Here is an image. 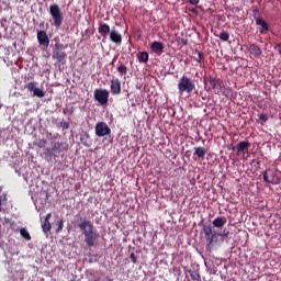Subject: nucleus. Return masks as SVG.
I'll use <instances>...</instances> for the list:
<instances>
[{
    "label": "nucleus",
    "mask_w": 281,
    "mask_h": 281,
    "mask_svg": "<svg viewBox=\"0 0 281 281\" xmlns=\"http://www.w3.org/2000/svg\"><path fill=\"white\" fill-rule=\"evenodd\" d=\"M76 225L78 229H80L81 234H83L86 246L95 247V243H98L100 234H98V229H95L93 223L87 220V217L79 216L76 221Z\"/></svg>",
    "instance_id": "f257e3e1"
},
{
    "label": "nucleus",
    "mask_w": 281,
    "mask_h": 281,
    "mask_svg": "<svg viewBox=\"0 0 281 281\" xmlns=\"http://www.w3.org/2000/svg\"><path fill=\"white\" fill-rule=\"evenodd\" d=\"M65 49H67L65 44L59 42L55 43L52 55L53 60H57V63H60V65H67V53Z\"/></svg>",
    "instance_id": "f03ea898"
},
{
    "label": "nucleus",
    "mask_w": 281,
    "mask_h": 281,
    "mask_svg": "<svg viewBox=\"0 0 281 281\" xmlns=\"http://www.w3.org/2000/svg\"><path fill=\"white\" fill-rule=\"evenodd\" d=\"M194 80L190 77L183 76L178 82L179 93H192L194 91Z\"/></svg>",
    "instance_id": "7ed1b4c3"
},
{
    "label": "nucleus",
    "mask_w": 281,
    "mask_h": 281,
    "mask_svg": "<svg viewBox=\"0 0 281 281\" xmlns=\"http://www.w3.org/2000/svg\"><path fill=\"white\" fill-rule=\"evenodd\" d=\"M49 14L54 21V26L60 27V25H63V21L65 20L60 7L58 4H50Z\"/></svg>",
    "instance_id": "20e7f679"
},
{
    "label": "nucleus",
    "mask_w": 281,
    "mask_h": 281,
    "mask_svg": "<svg viewBox=\"0 0 281 281\" xmlns=\"http://www.w3.org/2000/svg\"><path fill=\"white\" fill-rule=\"evenodd\" d=\"M263 181L266 183H272V186H279L281 183L280 171L267 169L263 172Z\"/></svg>",
    "instance_id": "39448f33"
},
{
    "label": "nucleus",
    "mask_w": 281,
    "mask_h": 281,
    "mask_svg": "<svg viewBox=\"0 0 281 281\" xmlns=\"http://www.w3.org/2000/svg\"><path fill=\"white\" fill-rule=\"evenodd\" d=\"M202 232L206 238V243H207L206 249H209V251H212V247H214V243H217L216 234L212 233V226L210 225H203Z\"/></svg>",
    "instance_id": "423d86ee"
},
{
    "label": "nucleus",
    "mask_w": 281,
    "mask_h": 281,
    "mask_svg": "<svg viewBox=\"0 0 281 281\" xmlns=\"http://www.w3.org/2000/svg\"><path fill=\"white\" fill-rule=\"evenodd\" d=\"M109 90L106 89H95L94 90V100L98 102L101 106H108L109 105Z\"/></svg>",
    "instance_id": "0eeeda50"
},
{
    "label": "nucleus",
    "mask_w": 281,
    "mask_h": 281,
    "mask_svg": "<svg viewBox=\"0 0 281 281\" xmlns=\"http://www.w3.org/2000/svg\"><path fill=\"white\" fill-rule=\"evenodd\" d=\"M69 145L65 142H53L50 149V157H59L60 153H67Z\"/></svg>",
    "instance_id": "6e6552de"
},
{
    "label": "nucleus",
    "mask_w": 281,
    "mask_h": 281,
    "mask_svg": "<svg viewBox=\"0 0 281 281\" xmlns=\"http://www.w3.org/2000/svg\"><path fill=\"white\" fill-rule=\"evenodd\" d=\"M95 135L97 137H106V135H111V127L104 122H98L95 124Z\"/></svg>",
    "instance_id": "1a4fd4ad"
},
{
    "label": "nucleus",
    "mask_w": 281,
    "mask_h": 281,
    "mask_svg": "<svg viewBox=\"0 0 281 281\" xmlns=\"http://www.w3.org/2000/svg\"><path fill=\"white\" fill-rule=\"evenodd\" d=\"M207 82L210 85V89H212L215 93H221V79L210 75L207 78Z\"/></svg>",
    "instance_id": "9d476101"
},
{
    "label": "nucleus",
    "mask_w": 281,
    "mask_h": 281,
    "mask_svg": "<svg viewBox=\"0 0 281 281\" xmlns=\"http://www.w3.org/2000/svg\"><path fill=\"white\" fill-rule=\"evenodd\" d=\"M110 89L112 95H120V93H122V81H120L117 78H113L111 80Z\"/></svg>",
    "instance_id": "9b49d317"
},
{
    "label": "nucleus",
    "mask_w": 281,
    "mask_h": 281,
    "mask_svg": "<svg viewBox=\"0 0 281 281\" xmlns=\"http://www.w3.org/2000/svg\"><path fill=\"white\" fill-rule=\"evenodd\" d=\"M37 41L42 47H45V48L49 47V35H47V32L38 31Z\"/></svg>",
    "instance_id": "f8f14e48"
},
{
    "label": "nucleus",
    "mask_w": 281,
    "mask_h": 281,
    "mask_svg": "<svg viewBox=\"0 0 281 281\" xmlns=\"http://www.w3.org/2000/svg\"><path fill=\"white\" fill-rule=\"evenodd\" d=\"M256 25H259L260 34H267L269 32V24L262 18H256Z\"/></svg>",
    "instance_id": "ddd939ff"
},
{
    "label": "nucleus",
    "mask_w": 281,
    "mask_h": 281,
    "mask_svg": "<svg viewBox=\"0 0 281 281\" xmlns=\"http://www.w3.org/2000/svg\"><path fill=\"white\" fill-rule=\"evenodd\" d=\"M150 49L157 56H161L164 54V43L155 41L151 43Z\"/></svg>",
    "instance_id": "4468645a"
},
{
    "label": "nucleus",
    "mask_w": 281,
    "mask_h": 281,
    "mask_svg": "<svg viewBox=\"0 0 281 281\" xmlns=\"http://www.w3.org/2000/svg\"><path fill=\"white\" fill-rule=\"evenodd\" d=\"M110 41H112V43H115V45H122V34H120L117 30L112 29L110 32Z\"/></svg>",
    "instance_id": "2eb2a0df"
},
{
    "label": "nucleus",
    "mask_w": 281,
    "mask_h": 281,
    "mask_svg": "<svg viewBox=\"0 0 281 281\" xmlns=\"http://www.w3.org/2000/svg\"><path fill=\"white\" fill-rule=\"evenodd\" d=\"M248 50L255 58H260V56H262V49L257 44H250Z\"/></svg>",
    "instance_id": "dca6fc26"
},
{
    "label": "nucleus",
    "mask_w": 281,
    "mask_h": 281,
    "mask_svg": "<svg viewBox=\"0 0 281 281\" xmlns=\"http://www.w3.org/2000/svg\"><path fill=\"white\" fill-rule=\"evenodd\" d=\"M99 34L103 36V41L111 34V26L106 23H100L99 24Z\"/></svg>",
    "instance_id": "f3484780"
},
{
    "label": "nucleus",
    "mask_w": 281,
    "mask_h": 281,
    "mask_svg": "<svg viewBox=\"0 0 281 281\" xmlns=\"http://www.w3.org/2000/svg\"><path fill=\"white\" fill-rule=\"evenodd\" d=\"M250 146H251V143H249V140H243L237 144L236 150L237 153H245V150H249Z\"/></svg>",
    "instance_id": "a211bd4d"
},
{
    "label": "nucleus",
    "mask_w": 281,
    "mask_h": 281,
    "mask_svg": "<svg viewBox=\"0 0 281 281\" xmlns=\"http://www.w3.org/2000/svg\"><path fill=\"white\" fill-rule=\"evenodd\" d=\"M194 155H196L198 159H205V155H207V149L205 147H194Z\"/></svg>",
    "instance_id": "6ab92c4d"
},
{
    "label": "nucleus",
    "mask_w": 281,
    "mask_h": 281,
    "mask_svg": "<svg viewBox=\"0 0 281 281\" xmlns=\"http://www.w3.org/2000/svg\"><path fill=\"white\" fill-rule=\"evenodd\" d=\"M225 223H227L226 217H223V216L216 217L213 221V227H216L217 229H221V228L225 227Z\"/></svg>",
    "instance_id": "aec40b11"
},
{
    "label": "nucleus",
    "mask_w": 281,
    "mask_h": 281,
    "mask_svg": "<svg viewBox=\"0 0 281 281\" xmlns=\"http://www.w3.org/2000/svg\"><path fill=\"white\" fill-rule=\"evenodd\" d=\"M116 69L120 76H126V74H128V67H126L124 64H120Z\"/></svg>",
    "instance_id": "412c9836"
},
{
    "label": "nucleus",
    "mask_w": 281,
    "mask_h": 281,
    "mask_svg": "<svg viewBox=\"0 0 281 281\" xmlns=\"http://www.w3.org/2000/svg\"><path fill=\"white\" fill-rule=\"evenodd\" d=\"M42 229H43L44 234H47V233L52 232V223H49V221L44 220V223L42 225Z\"/></svg>",
    "instance_id": "4be33fe9"
},
{
    "label": "nucleus",
    "mask_w": 281,
    "mask_h": 281,
    "mask_svg": "<svg viewBox=\"0 0 281 281\" xmlns=\"http://www.w3.org/2000/svg\"><path fill=\"white\" fill-rule=\"evenodd\" d=\"M20 234L24 240H32V236L30 235V232H27L26 228H21Z\"/></svg>",
    "instance_id": "5701e85b"
},
{
    "label": "nucleus",
    "mask_w": 281,
    "mask_h": 281,
    "mask_svg": "<svg viewBox=\"0 0 281 281\" xmlns=\"http://www.w3.org/2000/svg\"><path fill=\"white\" fill-rule=\"evenodd\" d=\"M138 60L139 63H148V53L147 52L138 53Z\"/></svg>",
    "instance_id": "b1692460"
},
{
    "label": "nucleus",
    "mask_w": 281,
    "mask_h": 281,
    "mask_svg": "<svg viewBox=\"0 0 281 281\" xmlns=\"http://www.w3.org/2000/svg\"><path fill=\"white\" fill-rule=\"evenodd\" d=\"M37 85L38 83L36 81H31L25 86V89H27V91H31V93H34Z\"/></svg>",
    "instance_id": "393cba45"
},
{
    "label": "nucleus",
    "mask_w": 281,
    "mask_h": 281,
    "mask_svg": "<svg viewBox=\"0 0 281 281\" xmlns=\"http://www.w3.org/2000/svg\"><path fill=\"white\" fill-rule=\"evenodd\" d=\"M188 273H190L191 280L201 281V274H199V272L188 270Z\"/></svg>",
    "instance_id": "a878e982"
},
{
    "label": "nucleus",
    "mask_w": 281,
    "mask_h": 281,
    "mask_svg": "<svg viewBox=\"0 0 281 281\" xmlns=\"http://www.w3.org/2000/svg\"><path fill=\"white\" fill-rule=\"evenodd\" d=\"M33 95L35 98H45V91H43V89L36 88L33 92Z\"/></svg>",
    "instance_id": "bb28decb"
},
{
    "label": "nucleus",
    "mask_w": 281,
    "mask_h": 281,
    "mask_svg": "<svg viewBox=\"0 0 281 281\" xmlns=\"http://www.w3.org/2000/svg\"><path fill=\"white\" fill-rule=\"evenodd\" d=\"M220 38L224 42V43H227V41H229V33L227 32H221L220 33Z\"/></svg>",
    "instance_id": "cd10ccee"
},
{
    "label": "nucleus",
    "mask_w": 281,
    "mask_h": 281,
    "mask_svg": "<svg viewBox=\"0 0 281 281\" xmlns=\"http://www.w3.org/2000/svg\"><path fill=\"white\" fill-rule=\"evenodd\" d=\"M94 33L95 31L93 29H87L85 31V36H87L88 38H91V36H93Z\"/></svg>",
    "instance_id": "c85d7f7f"
},
{
    "label": "nucleus",
    "mask_w": 281,
    "mask_h": 281,
    "mask_svg": "<svg viewBox=\"0 0 281 281\" xmlns=\"http://www.w3.org/2000/svg\"><path fill=\"white\" fill-rule=\"evenodd\" d=\"M198 52V58L195 59L196 63H203L205 60V57L203 56V52Z\"/></svg>",
    "instance_id": "c756f323"
},
{
    "label": "nucleus",
    "mask_w": 281,
    "mask_h": 281,
    "mask_svg": "<svg viewBox=\"0 0 281 281\" xmlns=\"http://www.w3.org/2000/svg\"><path fill=\"white\" fill-rule=\"evenodd\" d=\"M217 236H221V238H227L229 236V231L224 228L222 233L217 234Z\"/></svg>",
    "instance_id": "7c9ffc66"
},
{
    "label": "nucleus",
    "mask_w": 281,
    "mask_h": 281,
    "mask_svg": "<svg viewBox=\"0 0 281 281\" xmlns=\"http://www.w3.org/2000/svg\"><path fill=\"white\" fill-rule=\"evenodd\" d=\"M65 227V221L64 220H60L58 222V227L56 229L57 233H60V231Z\"/></svg>",
    "instance_id": "2f4dec72"
},
{
    "label": "nucleus",
    "mask_w": 281,
    "mask_h": 281,
    "mask_svg": "<svg viewBox=\"0 0 281 281\" xmlns=\"http://www.w3.org/2000/svg\"><path fill=\"white\" fill-rule=\"evenodd\" d=\"M130 258H131L133 265H137V256H135V252H132V254L130 255Z\"/></svg>",
    "instance_id": "473e14b6"
},
{
    "label": "nucleus",
    "mask_w": 281,
    "mask_h": 281,
    "mask_svg": "<svg viewBox=\"0 0 281 281\" xmlns=\"http://www.w3.org/2000/svg\"><path fill=\"white\" fill-rule=\"evenodd\" d=\"M259 120H261V122L265 123L269 120V116L267 114L262 113V114L259 115Z\"/></svg>",
    "instance_id": "72a5a7b5"
},
{
    "label": "nucleus",
    "mask_w": 281,
    "mask_h": 281,
    "mask_svg": "<svg viewBox=\"0 0 281 281\" xmlns=\"http://www.w3.org/2000/svg\"><path fill=\"white\" fill-rule=\"evenodd\" d=\"M61 128H64V131H67V128H69V122L65 121L60 123Z\"/></svg>",
    "instance_id": "f704fd0d"
},
{
    "label": "nucleus",
    "mask_w": 281,
    "mask_h": 281,
    "mask_svg": "<svg viewBox=\"0 0 281 281\" xmlns=\"http://www.w3.org/2000/svg\"><path fill=\"white\" fill-rule=\"evenodd\" d=\"M258 14H260V11L258 10V8L254 9V11H252V16H254L255 19H258Z\"/></svg>",
    "instance_id": "c9c22d12"
},
{
    "label": "nucleus",
    "mask_w": 281,
    "mask_h": 281,
    "mask_svg": "<svg viewBox=\"0 0 281 281\" xmlns=\"http://www.w3.org/2000/svg\"><path fill=\"white\" fill-rule=\"evenodd\" d=\"M199 1H200V0H189V2L191 3V5H199Z\"/></svg>",
    "instance_id": "e433bc0d"
},
{
    "label": "nucleus",
    "mask_w": 281,
    "mask_h": 281,
    "mask_svg": "<svg viewBox=\"0 0 281 281\" xmlns=\"http://www.w3.org/2000/svg\"><path fill=\"white\" fill-rule=\"evenodd\" d=\"M274 49H277L279 52V54L281 55V43L276 45Z\"/></svg>",
    "instance_id": "4c0bfd02"
},
{
    "label": "nucleus",
    "mask_w": 281,
    "mask_h": 281,
    "mask_svg": "<svg viewBox=\"0 0 281 281\" xmlns=\"http://www.w3.org/2000/svg\"><path fill=\"white\" fill-rule=\"evenodd\" d=\"M49 218H52V213H48L44 221H49Z\"/></svg>",
    "instance_id": "58836bf2"
},
{
    "label": "nucleus",
    "mask_w": 281,
    "mask_h": 281,
    "mask_svg": "<svg viewBox=\"0 0 281 281\" xmlns=\"http://www.w3.org/2000/svg\"><path fill=\"white\" fill-rule=\"evenodd\" d=\"M181 43H182V45H188V40L182 38V40H181Z\"/></svg>",
    "instance_id": "ea45409f"
},
{
    "label": "nucleus",
    "mask_w": 281,
    "mask_h": 281,
    "mask_svg": "<svg viewBox=\"0 0 281 281\" xmlns=\"http://www.w3.org/2000/svg\"><path fill=\"white\" fill-rule=\"evenodd\" d=\"M43 146H45V140L40 142V147L43 148Z\"/></svg>",
    "instance_id": "a19ab883"
},
{
    "label": "nucleus",
    "mask_w": 281,
    "mask_h": 281,
    "mask_svg": "<svg viewBox=\"0 0 281 281\" xmlns=\"http://www.w3.org/2000/svg\"><path fill=\"white\" fill-rule=\"evenodd\" d=\"M114 63H115V58L113 59V61L111 63V65H114Z\"/></svg>",
    "instance_id": "79ce46f5"
}]
</instances>
